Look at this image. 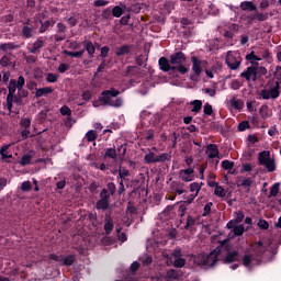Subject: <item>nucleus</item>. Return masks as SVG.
Returning a JSON list of instances; mask_svg holds the SVG:
<instances>
[{
    "label": "nucleus",
    "mask_w": 281,
    "mask_h": 281,
    "mask_svg": "<svg viewBox=\"0 0 281 281\" xmlns=\"http://www.w3.org/2000/svg\"><path fill=\"white\" fill-rule=\"evenodd\" d=\"M120 95V90L115 88H110L109 90H103L99 97V102L102 106H112L113 109H120L124 104V99L117 98ZM113 98H116L113 100Z\"/></svg>",
    "instance_id": "obj_1"
},
{
    "label": "nucleus",
    "mask_w": 281,
    "mask_h": 281,
    "mask_svg": "<svg viewBox=\"0 0 281 281\" xmlns=\"http://www.w3.org/2000/svg\"><path fill=\"white\" fill-rule=\"evenodd\" d=\"M221 244L218 247H216L213 251H211L209 255L199 254L194 257L195 265H199V267H214L216 262H218V256H221Z\"/></svg>",
    "instance_id": "obj_2"
},
{
    "label": "nucleus",
    "mask_w": 281,
    "mask_h": 281,
    "mask_svg": "<svg viewBox=\"0 0 281 281\" xmlns=\"http://www.w3.org/2000/svg\"><path fill=\"white\" fill-rule=\"evenodd\" d=\"M183 63H186V54H183V52H178L170 56L172 71H178V74H181L182 76L188 74V67H186Z\"/></svg>",
    "instance_id": "obj_3"
},
{
    "label": "nucleus",
    "mask_w": 281,
    "mask_h": 281,
    "mask_svg": "<svg viewBox=\"0 0 281 281\" xmlns=\"http://www.w3.org/2000/svg\"><path fill=\"white\" fill-rule=\"evenodd\" d=\"M170 159H172V156L169 153L157 155L155 151H148L144 156L145 164H164L165 161H170Z\"/></svg>",
    "instance_id": "obj_4"
},
{
    "label": "nucleus",
    "mask_w": 281,
    "mask_h": 281,
    "mask_svg": "<svg viewBox=\"0 0 281 281\" xmlns=\"http://www.w3.org/2000/svg\"><path fill=\"white\" fill-rule=\"evenodd\" d=\"M280 88L278 86L265 88L259 92V100H278V98H280Z\"/></svg>",
    "instance_id": "obj_5"
},
{
    "label": "nucleus",
    "mask_w": 281,
    "mask_h": 281,
    "mask_svg": "<svg viewBox=\"0 0 281 281\" xmlns=\"http://www.w3.org/2000/svg\"><path fill=\"white\" fill-rule=\"evenodd\" d=\"M206 155H207V161L209 164H213V166H218V162L221 161L218 146L216 144H209L206 146Z\"/></svg>",
    "instance_id": "obj_6"
},
{
    "label": "nucleus",
    "mask_w": 281,
    "mask_h": 281,
    "mask_svg": "<svg viewBox=\"0 0 281 281\" xmlns=\"http://www.w3.org/2000/svg\"><path fill=\"white\" fill-rule=\"evenodd\" d=\"M225 63L227 67H229L233 71H236V69L240 67V63H243V59H240L239 55H234V53L228 52L226 55Z\"/></svg>",
    "instance_id": "obj_7"
},
{
    "label": "nucleus",
    "mask_w": 281,
    "mask_h": 281,
    "mask_svg": "<svg viewBox=\"0 0 281 281\" xmlns=\"http://www.w3.org/2000/svg\"><path fill=\"white\" fill-rule=\"evenodd\" d=\"M243 234H245V225H237L228 233L227 239L220 241L221 247H225V243H227V240H232V238H236V236H243Z\"/></svg>",
    "instance_id": "obj_8"
},
{
    "label": "nucleus",
    "mask_w": 281,
    "mask_h": 281,
    "mask_svg": "<svg viewBox=\"0 0 281 281\" xmlns=\"http://www.w3.org/2000/svg\"><path fill=\"white\" fill-rule=\"evenodd\" d=\"M240 77L245 78L248 82H256L258 80V70H256V67H248L241 72Z\"/></svg>",
    "instance_id": "obj_9"
},
{
    "label": "nucleus",
    "mask_w": 281,
    "mask_h": 281,
    "mask_svg": "<svg viewBox=\"0 0 281 281\" xmlns=\"http://www.w3.org/2000/svg\"><path fill=\"white\" fill-rule=\"evenodd\" d=\"M179 179H181V181H184V183H190V181H192V179H194V169L188 168V169L180 170Z\"/></svg>",
    "instance_id": "obj_10"
},
{
    "label": "nucleus",
    "mask_w": 281,
    "mask_h": 281,
    "mask_svg": "<svg viewBox=\"0 0 281 281\" xmlns=\"http://www.w3.org/2000/svg\"><path fill=\"white\" fill-rule=\"evenodd\" d=\"M67 26L63 23H57V34L54 35L55 42L60 43L67 38Z\"/></svg>",
    "instance_id": "obj_11"
},
{
    "label": "nucleus",
    "mask_w": 281,
    "mask_h": 281,
    "mask_svg": "<svg viewBox=\"0 0 281 281\" xmlns=\"http://www.w3.org/2000/svg\"><path fill=\"white\" fill-rule=\"evenodd\" d=\"M171 190L176 192V194H186L188 187L183 182L173 181L171 182Z\"/></svg>",
    "instance_id": "obj_12"
},
{
    "label": "nucleus",
    "mask_w": 281,
    "mask_h": 281,
    "mask_svg": "<svg viewBox=\"0 0 281 281\" xmlns=\"http://www.w3.org/2000/svg\"><path fill=\"white\" fill-rule=\"evenodd\" d=\"M191 63H192V71L194 72V75L201 76V71H202L201 66L203 65V61L199 59V57L192 56Z\"/></svg>",
    "instance_id": "obj_13"
},
{
    "label": "nucleus",
    "mask_w": 281,
    "mask_h": 281,
    "mask_svg": "<svg viewBox=\"0 0 281 281\" xmlns=\"http://www.w3.org/2000/svg\"><path fill=\"white\" fill-rule=\"evenodd\" d=\"M43 47H45V42L43 40V37H38L32 45L31 48H29L30 54H38V52H41V49H43Z\"/></svg>",
    "instance_id": "obj_14"
},
{
    "label": "nucleus",
    "mask_w": 281,
    "mask_h": 281,
    "mask_svg": "<svg viewBox=\"0 0 281 281\" xmlns=\"http://www.w3.org/2000/svg\"><path fill=\"white\" fill-rule=\"evenodd\" d=\"M201 191V186L199 182H192L190 184V192H195L194 194H191L189 199L187 200L189 203H192L196 196H199V192Z\"/></svg>",
    "instance_id": "obj_15"
},
{
    "label": "nucleus",
    "mask_w": 281,
    "mask_h": 281,
    "mask_svg": "<svg viewBox=\"0 0 281 281\" xmlns=\"http://www.w3.org/2000/svg\"><path fill=\"white\" fill-rule=\"evenodd\" d=\"M251 249L256 256H262L267 251V246L262 241H258L251 245Z\"/></svg>",
    "instance_id": "obj_16"
},
{
    "label": "nucleus",
    "mask_w": 281,
    "mask_h": 281,
    "mask_svg": "<svg viewBox=\"0 0 281 281\" xmlns=\"http://www.w3.org/2000/svg\"><path fill=\"white\" fill-rule=\"evenodd\" d=\"M239 8L244 12H256V10H258L256 4L254 2H251V1H243V2H240Z\"/></svg>",
    "instance_id": "obj_17"
},
{
    "label": "nucleus",
    "mask_w": 281,
    "mask_h": 281,
    "mask_svg": "<svg viewBox=\"0 0 281 281\" xmlns=\"http://www.w3.org/2000/svg\"><path fill=\"white\" fill-rule=\"evenodd\" d=\"M158 65L161 69V71H172V64H170V60L166 57H160L158 60Z\"/></svg>",
    "instance_id": "obj_18"
},
{
    "label": "nucleus",
    "mask_w": 281,
    "mask_h": 281,
    "mask_svg": "<svg viewBox=\"0 0 281 281\" xmlns=\"http://www.w3.org/2000/svg\"><path fill=\"white\" fill-rule=\"evenodd\" d=\"M49 93H54V88L52 87H44V88H36L35 89V98H43V95H49Z\"/></svg>",
    "instance_id": "obj_19"
},
{
    "label": "nucleus",
    "mask_w": 281,
    "mask_h": 281,
    "mask_svg": "<svg viewBox=\"0 0 281 281\" xmlns=\"http://www.w3.org/2000/svg\"><path fill=\"white\" fill-rule=\"evenodd\" d=\"M34 30H36L34 26L24 25L21 31L22 38H32L34 36Z\"/></svg>",
    "instance_id": "obj_20"
},
{
    "label": "nucleus",
    "mask_w": 281,
    "mask_h": 281,
    "mask_svg": "<svg viewBox=\"0 0 281 281\" xmlns=\"http://www.w3.org/2000/svg\"><path fill=\"white\" fill-rule=\"evenodd\" d=\"M271 159V151L263 150L258 154V161L260 166H265Z\"/></svg>",
    "instance_id": "obj_21"
},
{
    "label": "nucleus",
    "mask_w": 281,
    "mask_h": 281,
    "mask_svg": "<svg viewBox=\"0 0 281 281\" xmlns=\"http://www.w3.org/2000/svg\"><path fill=\"white\" fill-rule=\"evenodd\" d=\"M236 260H238V250L229 251L224 258L226 265H232V262H236Z\"/></svg>",
    "instance_id": "obj_22"
},
{
    "label": "nucleus",
    "mask_w": 281,
    "mask_h": 281,
    "mask_svg": "<svg viewBox=\"0 0 281 281\" xmlns=\"http://www.w3.org/2000/svg\"><path fill=\"white\" fill-rule=\"evenodd\" d=\"M21 46L12 42L0 44L1 52H13V49H19Z\"/></svg>",
    "instance_id": "obj_23"
},
{
    "label": "nucleus",
    "mask_w": 281,
    "mask_h": 281,
    "mask_svg": "<svg viewBox=\"0 0 281 281\" xmlns=\"http://www.w3.org/2000/svg\"><path fill=\"white\" fill-rule=\"evenodd\" d=\"M85 45V52H88L90 58H93V54H95V46L93 45V42L86 41L83 42Z\"/></svg>",
    "instance_id": "obj_24"
},
{
    "label": "nucleus",
    "mask_w": 281,
    "mask_h": 281,
    "mask_svg": "<svg viewBox=\"0 0 281 281\" xmlns=\"http://www.w3.org/2000/svg\"><path fill=\"white\" fill-rule=\"evenodd\" d=\"M113 218L111 216L105 217L104 232L109 236L113 232Z\"/></svg>",
    "instance_id": "obj_25"
},
{
    "label": "nucleus",
    "mask_w": 281,
    "mask_h": 281,
    "mask_svg": "<svg viewBox=\"0 0 281 281\" xmlns=\"http://www.w3.org/2000/svg\"><path fill=\"white\" fill-rule=\"evenodd\" d=\"M231 106H233V109H236L237 111H241L243 106H245V103L243 102V100L236 99V97H233L231 99Z\"/></svg>",
    "instance_id": "obj_26"
},
{
    "label": "nucleus",
    "mask_w": 281,
    "mask_h": 281,
    "mask_svg": "<svg viewBox=\"0 0 281 281\" xmlns=\"http://www.w3.org/2000/svg\"><path fill=\"white\" fill-rule=\"evenodd\" d=\"M165 280L166 281L179 280V272L175 269H171V270L167 271Z\"/></svg>",
    "instance_id": "obj_27"
},
{
    "label": "nucleus",
    "mask_w": 281,
    "mask_h": 281,
    "mask_svg": "<svg viewBox=\"0 0 281 281\" xmlns=\"http://www.w3.org/2000/svg\"><path fill=\"white\" fill-rule=\"evenodd\" d=\"M40 23H41L40 34H45V32H47V30H49V27H52V25H54L55 22L54 21L52 22V21L47 20L45 22L40 21Z\"/></svg>",
    "instance_id": "obj_28"
},
{
    "label": "nucleus",
    "mask_w": 281,
    "mask_h": 281,
    "mask_svg": "<svg viewBox=\"0 0 281 281\" xmlns=\"http://www.w3.org/2000/svg\"><path fill=\"white\" fill-rule=\"evenodd\" d=\"M191 105L193 106L191 109L192 113H199L201 111V109H203V101L201 100H194L191 102Z\"/></svg>",
    "instance_id": "obj_29"
},
{
    "label": "nucleus",
    "mask_w": 281,
    "mask_h": 281,
    "mask_svg": "<svg viewBox=\"0 0 281 281\" xmlns=\"http://www.w3.org/2000/svg\"><path fill=\"white\" fill-rule=\"evenodd\" d=\"M19 99L14 97V94H8L7 95V109L9 113H12V104L13 102H16Z\"/></svg>",
    "instance_id": "obj_30"
},
{
    "label": "nucleus",
    "mask_w": 281,
    "mask_h": 281,
    "mask_svg": "<svg viewBox=\"0 0 281 281\" xmlns=\"http://www.w3.org/2000/svg\"><path fill=\"white\" fill-rule=\"evenodd\" d=\"M246 60H249L251 65H254L256 61L262 60V57L256 55V52H251L250 54L246 55Z\"/></svg>",
    "instance_id": "obj_31"
},
{
    "label": "nucleus",
    "mask_w": 281,
    "mask_h": 281,
    "mask_svg": "<svg viewBox=\"0 0 281 281\" xmlns=\"http://www.w3.org/2000/svg\"><path fill=\"white\" fill-rule=\"evenodd\" d=\"M74 262H76V257L74 255H68L65 258L63 257L61 265H64L65 267H71Z\"/></svg>",
    "instance_id": "obj_32"
},
{
    "label": "nucleus",
    "mask_w": 281,
    "mask_h": 281,
    "mask_svg": "<svg viewBox=\"0 0 281 281\" xmlns=\"http://www.w3.org/2000/svg\"><path fill=\"white\" fill-rule=\"evenodd\" d=\"M65 56H71V58H81V56L85 55V49H81L79 52H69V50H64Z\"/></svg>",
    "instance_id": "obj_33"
},
{
    "label": "nucleus",
    "mask_w": 281,
    "mask_h": 281,
    "mask_svg": "<svg viewBox=\"0 0 281 281\" xmlns=\"http://www.w3.org/2000/svg\"><path fill=\"white\" fill-rule=\"evenodd\" d=\"M274 79H276V85L274 87H279L281 85V66H277L274 70Z\"/></svg>",
    "instance_id": "obj_34"
},
{
    "label": "nucleus",
    "mask_w": 281,
    "mask_h": 281,
    "mask_svg": "<svg viewBox=\"0 0 281 281\" xmlns=\"http://www.w3.org/2000/svg\"><path fill=\"white\" fill-rule=\"evenodd\" d=\"M196 225V220L191 215H188L184 229H192Z\"/></svg>",
    "instance_id": "obj_35"
},
{
    "label": "nucleus",
    "mask_w": 281,
    "mask_h": 281,
    "mask_svg": "<svg viewBox=\"0 0 281 281\" xmlns=\"http://www.w3.org/2000/svg\"><path fill=\"white\" fill-rule=\"evenodd\" d=\"M131 52V47L128 45H124L121 46L120 48H117V50L115 52L116 56H126V54H128Z\"/></svg>",
    "instance_id": "obj_36"
},
{
    "label": "nucleus",
    "mask_w": 281,
    "mask_h": 281,
    "mask_svg": "<svg viewBox=\"0 0 281 281\" xmlns=\"http://www.w3.org/2000/svg\"><path fill=\"white\" fill-rule=\"evenodd\" d=\"M263 166L269 172H276V160L270 158Z\"/></svg>",
    "instance_id": "obj_37"
},
{
    "label": "nucleus",
    "mask_w": 281,
    "mask_h": 281,
    "mask_svg": "<svg viewBox=\"0 0 281 281\" xmlns=\"http://www.w3.org/2000/svg\"><path fill=\"white\" fill-rule=\"evenodd\" d=\"M9 148H10V145H4L0 149V155H1L2 159H12V155L8 154Z\"/></svg>",
    "instance_id": "obj_38"
},
{
    "label": "nucleus",
    "mask_w": 281,
    "mask_h": 281,
    "mask_svg": "<svg viewBox=\"0 0 281 281\" xmlns=\"http://www.w3.org/2000/svg\"><path fill=\"white\" fill-rule=\"evenodd\" d=\"M86 139L87 142H95V139H98V134L95 131L90 130L86 133Z\"/></svg>",
    "instance_id": "obj_39"
},
{
    "label": "nucleus",
    "mask_w": 281,
    "mask_h": 281,
    "mask_svg": "<svg viewBox=\"0 0 281 281\" xmlns=\"http://www.w3.org/2000/svg\"><path fill=\"white\" fill-rule=\"evenodd\" d=\"M122 14H124V9H122V7L115 5L112 9V15L115 16V19H120V16H122Z\"/></svg>",
    "instance_id": "obj_40"
},
{
    "label": "nucleus",
    "mask_w": 281,
    "mask_h": 281,
    "mask_svg": "<svg viewBox=\"0 0 281 281\" xmlns=\"http://www.w3.org/2000/svg\"><path fill=\"white\" fill-rule=\"evenodd\" d=\"M279 193H280V182H277L272 184V187L270 188L269 196H278Z\"/></svg>",
    "instance_id": "obj_41"
},
{
    "label": "nucleus",
    "mask_w": 281,
    "mask_h": 281,
    "mask_svg": "<svg viewBox=\"0 0 281 281\" xmlns=\"http://www.w3.org/2000/svg\"><path fill=\"white\" fill-rule=\"evenodd\" d=\"M97 210H109V200H99L97 202Z\"/></svg>",
    "instance_id": "obj_42"
},
{
    "label": "nucleus",
    "mask_w": 281,
    "mask_h": 281,
    "mask_svg": "<svg viewBox=\"0 0 281 281\" xmlns=\"http://www.w3.org/2000/svg\"><path fill=\"white\" fill-rule=\"evenodd\" d=\"M105 157H109V159H117V150H115V148H108L105 150Z\"/></svg>",
    "instance_id": "obj_43"
},
{
    "label": "nucleus",
    "mask_w": 281,
    "mask_h": 281,
    "mask_svg": "<svg viewBox=\"0 0 281 281\" xmlns=\"http://www.w3.org/2000/svg\"><path fill=\"white\" fill-rule=\"evenodd\" d=\"M147 60L148 57H146V55H139L138 57H136V65H138V67H146Z\"/></svg>",
    "instance_id": "obj_44"
},
{
    "label": "nucleus",
    "mask_w": 281,
    "mask_h": 281,
    "mask_svg": "<svg viewBox=\"0 0 281 281\" xmlns=\"http://www.w3.org/2000/svg\"><path fill=\"white\" fill-rule=\"evenodd\" d=\"M214 194H215V196H220V199H223V198H225V194H226L225 189L217 184L215 187Z\"/></svg>",
    "instance_id": "obj_45"
},
{
    "label": "nucleus",
    "mask_w": 281,
    "mask_h": 281,
    "mask_svg": "<svg viewBox=\"0 0 281 281\" xmlns=\"http://www.w3.org/2000/svg\"><path fill=\"white\" fill-rule=\"evenodd\" d=\"M173 267L176 269H181L182 267H186V259L179 257L173 260Z\"/></svg>",
    "instance_id": "obj_46"
},
{
    "label": "nucleus",
    "mask_w": 281,
    "mask_h": 281,
    "mask_svg": "<svg viewBox=\"0 0 281 281\" xmlns=\"http://www.w3.org/2000/svg\"><path fill=\"white\" fill-rule=\"evenodd\" d=\"M259 113L263 120H267L269 117V105H261Z\"/></svg>",
    "instance_id": "obj_47"
},
{
    "label": "nucleus",
    "mask_w": 281,
    "mask_h": 281,
    "mask_svg": "<svg viewBox=\"0 0 281 281\" xmlns=\"http://www.w3.org/2000/svg\"><path fill=\"white\" fill-rule=\"evenodd\" d=\"M9 95H14V93H16V80H11L10 83H9Z\"/></svg>",
    "instance_id": "obj_48"
},
{
    "label": "nucleus",
    "mask_w": 281,
    "mask_h": 281,
    "mask_svg": "<svg viewBox=\"0 0 281 281\" xmlns=\"http://www.w3.org/2000/svg\"><path fill=\"white\" fill-rule=\"evenodd\" d=\"M131 175V171H128V169L126 168H121L119 170V179H121V181H124V179H126V177H128Z\"/></svg>",
    "instance_id": "obj_49"
},
{
    "label": "nucleus",
    "mask_w": 281,
    "mask_h": 281,
    "mask_svg": "<svg viewBox=\"0 0 281 281\" xmlns=\"http://www.w3.org/2000/svg\"><path fill=\"white\" fill-rule=\"evenodd\" d=\"M20 190H22V192H30V190H32V182L30 180L22 182Z\"/></svg>",
    "instance_id": "obj_50"
},
{
    "label": "nucleus",
    "mask_w": 281,
    "mask_h": 281,
    "mask_svg": "<svg viewBox=\"0 0 281 281\" xmlns=\"http://www.w3.org/2000/svg\"><path fill=\"white\" fill-rule=\"evenodd\" d=\"M15 86L18 87V90L21 91L23 87H25V77L20 76L18 80L15 81Z\"/></svg>",
    "instance_id": "obj_51"
},
{
    "label": "nucleus",
    "mask_w": 281,
    "mask_h": 281,
    "mask_svg": "<svg viewBox=\"0 0 281 281\" xmlns=\"http://www.w3.org/2000/svg\"><path fill=\"white\" fill-rule=\"evenodd\" d=\"M0 65H1V67H10V65H12V61L10 60V56L4 55V56L0 59Z\"/></svg>",
    "instance_id": "obj_52"
},
{
    "label": "nucleus",
    "mask_w": 281,
    "mask_h": 281,
    "mask_svg": "<svg viewBox=\"0 0 281 281\" xmlns=\"http://www.w3.org/2000/svg\"><path fill=\"white\" fill-rule=\"evenodd\" d=\"M46 82H52V83L58 82V75L53 74V72H48L46 75Z\"/></svg>",
    "instance_id": "obj_53"
},
{
    "label": "nucleus",
    "mask_w": 281,
    "mask_h": 281,
    "mask_svg": "<svg viewBox=\"0 0 281 281\" xmlns=\"http://www.w3.org/2000/svg\"><path fill=\"white\" fill-rule=\"evenodd\" d=\"M21 166H30L32 164V156L24 155L20 160Z\"/></svg>",
    "instance_id": "obj_54"
},
{
    "label": "nucleus",
    "mask_w": 281,
    "mask_h": 281,
    "mask_svg": "<svg viewBox=\"0 0 281 281\" xmlns=\"http://www.w3.org/2000/svg\"><path fill=\"white\" fill-rule=\"evenodd\" d=\"M251 262H254V257L251 255H246L244 258H243V265L244 267H250L251 266Z\"/></svg>",
    "instance_id": "obj_55"
},
{
    "label": "nucleus",
    "mask_w": 281,
    "mask_h": 281,
    "mask_svg": "<svg viewBox=\"0 0 281 281\" xmlns=\"http://www.w3.org/2000/svg\"><path fill=\"white\" fill-rule=\"evenodd\" d=\"M81 98L85 100V102H89V100L93 98V92H91V90H85L81 94Z\"/></svg>",
    "instance_id": "obj_56"
},
{
    "label": "nucleus",
    "mask_w": 281,
    "mask_h": 281,
    "mask_svg": "<svg viewBox=\"0 0 281 281\" xmlns=\"http://www.w3.org/2000/svg\"><path fill=\"white\" fill-rule=\"evenodd\" d=\"M222 168L224 170H232V168H234V161L223 160L222 161Z\"/></svg>",
    "instance_id": "obj_57"
},
{
    "label": "nucleus",
    "mask_w": 281,
    "mask_h": 281,
    "mask_svg": "<svg viewBox=\"0 0 281 281\" xmlns=\"http://www.w3.org/2000/svg\"><path fill=\"white\" fill-rule=\"evenodd\" d=\"M204 115H212L214 113V109H212V104L205 103L203 108Z\"/></svg>",
    "instance_id": "obj_58"
},
{
    "label": "nucleus",
    "mask_w": 281,
    "mask_h": 281,
    "mask_svg": "<svg viewBox=\"0 0 281 281\" xmlns=\"http://www.w3.org/2000/svg\"><path fill=\"white\" fill-rule=\"evenodd\" d=\"M251 183H254V180L251 178H244L239 186L243 188H251Z\"/></svg>",
    "instance_id": "obj_59"
},
{
    "label": "nucleus",
    "mask_w": 281,
    "mask_h": 281,
    "mask_svg": "<svg viewBox=\"0 0 281 281\" xmlns=\"http://www.w3.org/2000/svg\"><path fill=\"white\" fill-rule=\"evenodd\" d=\"M142 262H143L144 267H148V266L153 265V257L146 255L145 257L142 258Z\"/></svg>",
    "instance_id": "obj_60"
},
{
    "label": "nucleus",
    "mask_w": 281,
    "mask_h": 281,
    "mask_svg": "<svg viewBox=\"0 0 281 281\" xmlns=\"http://www.w3.org/2000/svg\"><path fill=\"white\" fill-rule=\"evenodd\" d=\"M212 205H214V203H212V202H207L204 205V212L202 213V216H207L210 214V212H212Z\"/></svg>",
    "instance_id": "obj_61"
},
{
    "label": "nucleus",
    "mask_w": 281,
    "mask_h": 281,
    "mask_svg": "<svg viewBox=\"0 0 281 281\" xmlns=\"http://www.w3.org/2000/svg\"><path fill=\"white\" fill-rule=\"evenodd\" d=\"M59 112H60L61 115H66V116L71 115V109L67 105H63L60 108Z\"/></svg>",
    "instance_id": "obj_62"
},
{
    "label": "nucleus",
    "mask_w": 281,
    "mask_h": 281,
    "mask_svg": "<svg viewBox=\"0 0 281 281\" xmlns=\"http://www.w3.org/2000/svg\"><path fill=\"white\" fill-rule=\"evenodd\" d=\"M108 188V192H110L111 196H113V194H115L117 187H115V184L113 182H109L106 184Z\"/></svg>",
    "instance_id": "obj_63"
},
{
    "label": "nucleus",
    "mask_w": 281,
    "mask_h": 281,
    "mask_svg": "<svg viewBox=\"0 0 281 281\" xmlns=\"http://www.w3.org/2000/svg\"><path fill=\"white\" fill-rule=\"evenodd\" d=\"M21 126L22 128H30L32 126V120L25 117L21 120Z\"/></svg>",
    "instance_id": "obj_64"
}]
</instances>
